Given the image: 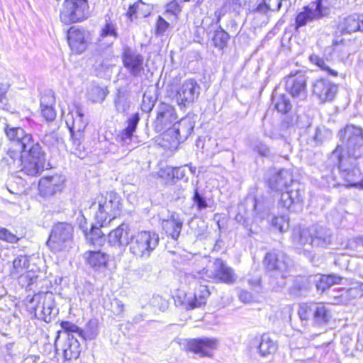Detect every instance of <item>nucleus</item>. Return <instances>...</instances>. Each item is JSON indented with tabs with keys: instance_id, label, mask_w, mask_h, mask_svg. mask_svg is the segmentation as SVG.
Returning a JSON list of instances; mask_svg holds the SVG:
<instances>
[{
	"instance_id": "f257e3e1",
	"label": "nucleus",
	"mask_w": 363,
	"mask_h": 363,
	"mask_svg": "<svg viewBox=\"0 0 363 363\" xmlns=\"http://www.w3.org/2000/svg\"><path fill=\"white\" fill-rule=\"evenodd\" d=\"M338 137L342 145L331 153L329 164L336 166L344 180L354 184L360 178L357 160L363 157V130L347 125L340 130Z\"/></svg>"
},
{
	"instance_id": "f03ea898",
	"label": "nucleus",
	"mask_w": 363,
	"mask_h": 363,
	"mask_svg": "<svg viewBox=\"0 0 363 363\" xmlns=\"http://www.w3.org/2000/svg\"><path fill=\"white\" fill-rule=\"evenodd\" d=\"M121 206V196L114 191H109L97 196L89 208L97 224L104 227L120 215Z\"/></svg>"
},
{
	"instance_id": "7ed1b4c3",
	"label": "nucleus",
	"mask_w": 363,
	"mask_h": 363,
	"mask_svg": "<svg viewBox=\"0 0 363 363\" xmlns=\"http://www.w3.org/2000/svg\"><path fill=\"white\" fill-rule=\"evenodd\" d=\"M294 244L298 247L306 245L315 247H326L332 241L330 230L318 225L308 228L294 229L292 235Z\"/></svg>"
},
{
	"instance_id": "20e7f679",
	"label": "nucleus",
	"mask_w": 363,
	"mask_h": 363,
	"mask_svg": "<svg viewBox=\"0 0 363 363\" xmlns=\"http://www.w3.org/2000/svg\"><path fill=\"white\" fill-rule=\"evenodd\" d=\"M159 235L151 231H140L131 235L129 252L137 258L148 259L159 244Z\"/></svg>"
},
{
	"instance_id": "39448f33",
	"label": "nucleus",
	"mask_w": 363,
	"mask_h": 363,
	"mask_svg": "<svg viewBox=\"0 0 363 363\" xmlns=\"http://www.w3.org/2000/svg\"><path fill=\"white\" fill-rule=\"evenodd\" d=\"M73 241V226L66 222H59L52 225L47 245L52 252H62L70 249Z\"/></svg>"
},
{
	"instance_id": "423d86ee",
	"label": "nucleus",
	"mask_w": 363,
	"mask_h": 363,
	"mask_svg": "<svg viewBox=\"0 0 363 363\" xmlns=\"http://www.w3.org/2000/svg\"><path fill=\"white\" fill-rule=\"evenodd\" d=\"M45 163V154L42 150L40 144L21 152V160L18 172L28 176H36L44 169Z\"/></svg>"
},
{
	"instance_id": "0eeeda50",
	"label": "nucleus",
	"mask_w": 363,
	"mask_h": 363,
	"mask_svg": "<svg viewBox=\"0 0 363 363\" xmlns=\"http://www.w3.org/2000/svg\"><path fill=\"white\" fill-rule=\"evenodd\" d=\"M263 263L268 272L282 278L279 287H284L286 285L284 279L289 276L288 273L292 267L291 259L284 252L274 250L267 253Z\"/></svg>"
},
{
	"instance_id": "6e6552de",
	"label": "nucleus",
	"mask_w": 363,
	"mask_h": 363,
	"mask_svg": "<svg viewBox=\"0 0 363 363\" xmlns=\"http://www.w3.org/2000/svg\"><path fill=\"white\" fill-rule=\"evenodd\" d=\"M88 9L86 0H65L60 11V20L65 24L81 21L86 17Z\"/></svg>"
},
{
	"instance_id": "1a4fd4ad",
	"label": "nucleus",
	"mask_w": 363,
	"mask_h": 363,
	"mask_svg": "<svg viewBox=\"0 0 363 363\" xmlns=\"http://www.w3.org/2000/svg\"><path fill=\"white\" fill-rule=\"evenodd\" d=\"M201 90V86L196 79L190 78L184 80L177 91V105L181 109L189 107L199 99Z\"/></svg>"
},
{
	"instance_id": "9d476101",
	"label": "nucleus",
	"mask_w": 363,
	"mask_h": 363,
	"mask_svg": "<svg viewBox=\"0 0 363 363\" xmlns=\"http://www.w3.org/2000/svg\"><path fill=\"white\" fill-rule=\"evenodd\" d=\"M303 197L304 190L301 184L294 182L281 193L279 204L289 211H298L302 209Z\"/></svg>"
},
{
	"instance_id": "9b49d317",
	"label": "nucleus",
	"mask_w": 363,
	"mask_h": 363,
	"mask_svg": "<svg viewBox=\"0 0 363 363\" xmlns=\"http://www.w3.org/2000/svg\"><path fill=\"white\" fill-rule=\"evenodd\" d=\"M4 130L8 139L13 142L21 152L39 144L38 141L33 139L31 134L26 133L22 128L5 124Z\"/></svg>"
},
{
	"instance_id": "f8f14e48",
	"label": "nucleus",
	"mask_w": 363,
	"mask_h": 363,
	"mask_svg": "<svg viewBox=\"0 0 363 363\" xmlns=\"http://www.w3.org/2000/svg\"><path fill=\"white\" fill-rule=\"evenodd\" d=\"M219 341L213 337L194 338L186 340V350L194 352L201 357H211L213 350H216Z\"/></svg>"
},
{
	"instance_id": "ddd939ff",
	"label": "nucleus",
	"mask_w": 363,
	"mask_h": 363,
	"mask_svg": "<svg viewBox=\"0 0 363 363\" xmlns=\"http://www.w3.org/2000/svg\"><path fill=\"white\" fill-rule=\"evenodd\" d=\"M35 300L38 301L35 307V313L38 315V318L44 320L45 323H50L55 315V313H54L55 303L52 293L45 292L35 295L33 301Z\"/></svg>"
},
{
	"instance_id": "4468645a",
	"label": "nucleus",
	"mask_w": 363,
	"mask_h": 363,
	"mask_svg": "<svg viewBox=\"0 0 363 363\" xmlns=\"http://www.w3.org/2000/svg\"><path fill=\"white\" fill-rule=\"evenodd\" d=\"M325 15L322 0H316L303 7V10L298 13L296 18V29L304 26L308 22L318 20Z\"/></svg>"
},
{
	"instance_id": "2eb2a0df",
	"label": "nucleus",
	"mask_w": 363,
	"mask_h": 363,
	"mask_svg": "<svg viewBox=\"0 0 363 363\" xmlns=\"http://www.w3.org/2000/svg\"><path fill=\"white\" fill-rule=\"evenodd\" d=\"M210 278L216 282L233 284L237 279V276L233 268L229 267L225 262L220 258L216 259L212 266Z\"/></svg>"
},
{
	"instance_id": "dca6fc26",
	"label": "nucleus",
	"mask_w": 363,
	"mask_h": 363,
	"mask_svg": "<svg viewBox=\"0 0 363 363\" xmlns=\"http://www.w3.org/2000/svg\"><path fill=\"white\" fill-rule=\"evenodd\" d=\"M286 89L293 97L304 99L306 97V75L301 72L291 73L286 78Z\"/></svg>"
},
{
	"instance_id": "f3484780",
	"label": "nucleus",
	"mask_w": 363,
	"mask_h": 363,
	"mask_svg": "<svg viewBox=\"0 0 363 363\" xmlns=\"http://www.w3.org/2000/svg\"><path fill=\"white\" fill-rule=\"evenodd\" d=\"M337 92V85L326 79H318L313 84V95L321 103L333 101Z\"/></svg>"
},
{
	"instance_id": "a211bd4d",
	"label": "nucleus",
	"mask_w": 363,
	"mask_h": 363,
	"mask_svg": "<svg viewBox=\"0 0 363 363\" xmlns=\"http://www.w3.org/2000/svg\"><path fill=\"white\" fill-rule=\"evenodd\" d=\"M122 60L124 67L133 77L139 76L144 69L143 57L129 48L124 49Z\"/></svg>"
},
{
	"instance_id": "6ab92c4d",
	"label": "nucleus",
	"mask_w": 363,
	"mask_h": 363,
	"mask_svg": "<svg viewBox=\"0 0 363 363\" xmlns=\"http://www.w3.org/2000/svg\"><path fill=\"white\" fill-rule=\"evenodd\" d=\"M89 33L83 28L71 27L67 32L69 45L72 52L82 54L88 47Z\"/></svg>"
},
{
	"instance_id": "aec40b11",
	"label": "nucleus",
	"mask_w": 363,
	"mask_h": 363,
	"mask_svg": "<svg viewBox=\"0 0 363 363\" xmlns=\"http://www.w3.org/2000/svg\"><path fill=\"white\" fill-rule=\"evenodd\" d=\"M177 116L172 107L168 105H162L157 113L155 121V128L157 132L167 131L172 128L171 125L176 123Z\"/></svg>"
},
{
	"instance_id": "412c9836",
	"label": "nucleus",
	"mask_w": 363,
	"mask_h": 363,
	"mask_svg": "<svg viewBox=\"0 0 363 363\" xmlns=\"http://www.w3.org/2000/svg\"><path fill=\"white\" fill-rule=\"evenodd\" d=\"M60 334V332H58ZM60 335L56 337L55 346L57 350L62 351L64 358L67 360L77 358L79 354V342L73 334H67L64 343L59 347Z\"/></svg>"
},
{
	"instance_id": "4be33fe9",
	"label": "nucleus",
	"mask_w": 363,
	"mask_h": 363,
	"mask_svg": "<svg viewBox=\"0 0 363 363\" xmlns=\"http://www.w3.org/2000/svg\"><path fill=\"white\" fill-rule=\"evenodd\" d=\"M210 296V291L206 285L201 284L199 280L195 281L194 298H186L182 305L186 309H194L205 305Z\"/></svg>"
},
{
	"instance_id": "5701e85b",
	"label": "nucleus",
	"mask_w": 363,
	"mask_h": 363,
	"mask_svg": "<svg viewBox=\"0 0 363 363\" xmlns=\"http://www.w3.org/2000/svg\"><path fill=\"white\" fill-rule=\"evenodd\" d=\"M194 123L189 118H183L168 130L169 135H174L178 143L184 142L193 132Z\"/></svg>"
},
{
	"instance_id": "b1692460",
	"label": "nucleus",
	"mask_w": 363,
	"mask_h": 363,
	"mask_svg": "<svg viewBox=\"0 0 363 363\" xmlns=\"http://www.w3.org/2000/svg\"><path fill=\"white\" fill-rule=\"evenodd\" d=\"M130 228L126 223H122L116 229L111 231L108 235V243L116 247H124L128 246Z\"/></svg>"
},
{
	"instance_id": "393cba45",
	"label": "nucleus",
	"mask_w": 363,
	"mask_h": 363,
	"mask_svg": "<svg viewBox=\"0 0 363 363\" xmlns=\"http://www.w3.org/2000/svg\"><path fill=\"white\" fill-rule=\"evenodd\" d=\"M118 38L117 25L109 18L105 19L104 24L101 26L99 43L100 45L106 47L111 46Z\"/></svg>"
},
{
	"instance_id": "a878e982",
	"label": "nucleus",
	"mask_w": 363,
	"mask_h": 363,
	"mask_svg": "<svg viewBox=\"0 0 363 363\" xmlns=\"http://www.w3.org/2000/svg\"><path fill=\"white\" fill-rule=\"evenodd\" d=\"M294 182L291 172L286 169H281L269 179V186L272 190L283 191L284 189H288Z\"/></svg>"
},
{
	"instance_id": "bb28decb",
	"label": "nucleus",
	"mask_w": 363,
	"mask_h": 363,
	"mask_svg": "<svg viewBox=\"0 0 363 363\" xmlns=\"http://www.w3.org/2000/svg\"><path fill=\"white\" fill-rule=\"evenodd\" d=\"M184 223V219L176 213L171 215L169 218L163 220L162 228L173 240H177L180 235Z\"/></svg>"
},
{
	"instance_id": "cd10ccee",
	"label": "nucleus",
	"mask_w": 363,
	"mask_h": 363,
	"mask_svg": "<svg viewBox=\"0 0 363 363\" xmlns=\"http://www.w3.org/2000/svg\"><path fill=\"white\" fill-rule=\"evenodd\" d=\"M72 125L69 126L68 122H67V125L69 127V132L71 134L72 140L73 145L75 146L76 150L79 149V138H75L74 134L77 132V135H79V137L82 135V133L87 125V122L84 118V114L79 109H77L75 113V116H72Z\"/></svg>"
},
{
	"instance_id": "c85d7f7f",
	"label": "nucleus",
	"mask_w": 363,
	"mask_h": 363,
	"mask_svg": "<svg viewBox=\"0 0 363 363\" xmlns=\"http://www.w3.org/2000/svg\"><path fill=\"white\" fill-rule=\"evenodd\" d=\"M63 179L60 176L54 175L42 178L39 182L40 191L45 196H52L60 191Z\"/></svg>"
},
{
	"instance_id": "c756f323",
	"label": "nucleus",
	"mask_w": 363,
	"mask_h": 363,
	"mask_svg": "<svg viewBox=\"0 0 363 363\" xmlns=\"http://www.w3.org/2000/svg\"><path fill=\"white\" fill-rule=\"evenodd\" d=\"M342 33L363 31V14L353 13L345 17L339 26Z\"/></svg>"
},
{
	"instance_id": "7c9ffc66",
	"label": "nucleus",
	"mask_w": 363,
	"mask_h": 363,
	"mask_svg": "<svg viewBox=\"0 0 363 363\" xmlns=\"http://www.w3.org/2000/svg\"><path fill=\"white\" fill-rule=\"evenodd\" d=\"M113 106L117 113L128 114L130 108V94L125 88H118L113 99Z\"/></svg>"
},
{
	"instance_id": "2f4dec72",
	"label": "nucleus",
	"mask_w": 363,
	"mask_h": 363,
	"mask_svg": "<svg viewBox=\"0 0 363 363\" xmlns=\"http://www.w3.org/2000/svg\"><path fill=\"white\" fill-rule=\"evenodd\" d=\"M84 258L91 267L99 270L106 267L109 256L101 250L87 251L84 254Z\"/></svg>"
},
{
	"instance_id": "473e14b6",
	"label": "nucleus",
	"mask_w": 363,
	"mask_h": 363,
	"mask_svg": "<svg viewBox=\"0 0 363 363\" xmlns=\"http://www.w3.org/2000/svg\"><path fill=\"white\" fill-rule=\"evenodd\" d=\"M140 116L138 113L132 115L128 120L127 127L116 137V141L122 145H129L132 140L133 133L135 131Z\"/></svg>"
},
{
	"instance_id": "72a5a7b5",
	"label": "nucleus",
	"mask_w": 363,
	"mask_h": 363,
	"mask_svg": "<svg viewBox=\"0 0 363 363\" xmlns=\"http://www.w3.org/2000/svg\"><path fill=\"white\" fill-rule=\"evenodd\" d=\"M21 160V150L10 148L1 160V166L3 168H7L9 172H18Z\"/></svg>"
},
{
	"instance_id": "f704fd0d",
	"label": "nucleus",
	"mask_w": 363,
	"mask_h": 363,
	"mask_svg": "<svg viewBox=\"0 0 363 363\" xmlns=\"http://www.w3.org/2000/svg\"><path fill=\"white\" fill-rule=\"evenodd\" d=\"M223 13L221 10H216L214 13L215 18L211 16H205L201 25L197 27L196 33H200L202 31L203 34L206 33L207 34L215 31V29L218 28L220 25V21Z\"/></svg>"
},
{
	"instance_id": "c9c22d12",
	"label": "nucleus",
	"mask_w": 363,
	"mask_h": 363,
	"mask_svg": "<svg viewBox=\"0 0 363 363\" xmlns=\"http://www.w3.org/2000/svg\"><path fill=\"white\" fill-rule=\"evenodd\" d=\"M29 264L28 257L21 255L13 261V267L11 269L10 274L13 278H22L27 273Z\"/></svg>"
},
{
	"instance_id": "e433bc0d",
	"label": "nucleus",
	"mask_w": 363,
	"mask_h": 363,
	"mask_svg": "<svg viewBox=\"0 0 363 363\" xmlns=\"http://www.w3.org/2000/svg\"><path fill=\"white\" fill-rule=\"evenodd\" d=\"M332 318L330 309L323 303H316L314 311L313 323L317 325H325Z\"/></svg>"
},
{
	"instance_id": "4c0bfd02",
	"label": "nucleus",
	"mask_w": 363,
	"mask_h": 363,
	"mask_svg": "<svg viewBox=\"0 0 363 363\" xmlns=\"http://www.w3.org/2000/svg\"><path fill=\"white\" fill-rule=\"evenodd\" d=\"M258 350L261 356L267 357L276 352L277 344L269 335L264 334L261 337Z\"/></svg>"
},
{
	"instance_id": "58836bf2",
	"label": "nucleus",
	"mask_w": 363,
	"mask_h": 363,
	"mask_svg": "<svg viewBox=\"0 0 363 363\" xmlns=\"http://www.w3.org/2000/svg\"><path fill=\"white\" fill-rule=\"evenodd\" d=\"M229 39L230 35L221 26H218L211 38V42L216 48L222 50L228 46Z\"/></svg>"
},
{
	"instance_id": "ea45409f",
	"label": "nucleus",
	"mask_w": 363,
	"mask_h": 363,
	"mask_svg": "<svg viewBox=\"0 0 363 363\" xmlns=\"http://www.w3.org/2000/svg\"><path fill=\"white\" fill-rule=\"evenodd\" d=\"M342 277L335 274L322 275L316 281V288L321 292L329 289L332 285L340 283Z\"/></svg>"
},
{
	"instance_id": "a19ab883",
	"label": "nucleus",
	"mask_w": 363,
	"mask_h": 363,
	"mask_svg": "<svg viewBox=\"0 0 363 363\" xmlns=\"http://www.w3.org/2000/svg\"><path fill=\"white\" fill-rule=\"evenodd\" d=\"M101 226L99 224L91 225L89 232L85 235L86 240H88L92 245H101L104 241V233L101 230Z\"/></svg>"
},
{
	"instance_id": "79ce46f5",
	"label": "nucleus",
	"mask_w": 363,
	"mask_h": 363,
	"mask_svg": "<svg viewBox=\"0 0 363 363\" xmlns=\"http://www.w3.org/2000/svg\"><path fill=\"white\" fill-rule=\"evenodd\" d=\"M108 94V91L106 88L92 86L88 91V97L92 102L101 104L105 100Z\"/></svg>"
},
{
	"instance_id": "37998d69",
	"label": "nucleus",
	"mask_w": 363,
	"mask_h": 363,
	"mask_svg": "<svg viewBox=\"0 0 363 363\" xmlns=\"http://www.w3.org/2000/svg\"><path fill=\"white\" fill-rule=\"evenodd\" d=\"M98 323L96 320H89L84 329H80V337L84 340H94L98 335Z\"/></svg>"
},
{
	"instance_id": "c03bdc74",
	"label": "nucleus",
	"mask_w": 363,
	"mask_h": 363,
	"mask_svg": "<svg viewBox=\"0 0 363 363\" xmlns=\"http://www.w3.org/2000/svg\"><path fill=\"white\" fill-rule=\"evenodd\" d=\"M280 9V0H262L257 5L256 11L261 13H267L269 11H278Z\"/></svg>"
},
{
	"instance_id": "a18cd8bd",
	"label": "nucleus",
	"mask_w": 363,
	"mask_h": 363,
	"mask_svg": "<svg viewBox=\"0 0 363 363\" xmlns=\"http://www.w3.org/2000/svg\"><path fill=\"white\" fill-rule=\"evenodd\" d=\"M315 303H302L299 305L298 315L301 320H313Z\"/></svg>"
},
{
	"instance_id": "49530a36",
	"label": "nucleus",
	"mask_w": 363,
	"mask_h": 363,
	"mask_svg": "<svg viewBox=\"0 0 363 363\" xmlns=\"http://www.w3.org/2000/svg\"><path fill=\"white\" fill-rule=\"evenodd\" d=\"M310 60L313 64L320 67L321 70L325 72L327 74L333 77H337L338 75V72L336 70L332 69L328 65V62H325L323 58L320 57L318 55L315 54L311 55L310 56Z\"/></svg>"
},
{
	"instance_id": "de8ad7c7",
	"label": "nucleus",
	"mask_w": 363,
	"mask_h": 363,
	"mask_svg": "<svg viewBox=\"0 0 363 363\" xmlns=\"http://www.w3.org/2000/svg\"><path fill=\"white\" fill-rule=\"evenodd\" d=\"M271 225L280 233L286 232L289 228V218L287 216H274Z\"/></svg>"
},
{
	"instance_id": "09e8293b",
	"label": "nucleus",
	"mask_w": 363,
	"mask_h": 363,
	"mask_svg": "<svg viewBox=\"0 0 363 363\" xmlns=\"http://www.w3.org/2000/svg\"><path fill=\"white\" fill-rule=\"evenodd\" d=\"M275 108L279 112L286 113L291 107L289 100L284 96L280 95L273 98Z\"/></svg>"
},
{
	"instance_id": "8fccbe9b",
	"label": "nucleus",
	"mask_w": 363,
	"mask_h": 363,
	"mask_svg": "<svg viewBox=\"0 0 363 363\" xmlns=\"http://www.w3.org/2000/svg\"><path fill=\"white\" fill-rule=\"evenodd\" d=\"M332 136V133L327 128H318L315 130V135L313 136V139L317 144H321L325 140L330 139Z\"/></svg>"
},
{
	"instance_id": "3c124183",
	"label": "nucleus",
	"mask_w": 363,
	"mask_h": 363,
	"mask_svg": "<svg viewBox=\"0 0 363 363\" xmlns=\"http://www.w3.org/2000/svg\"><path fill=\"white\" fill-rule=\"evenodd\" d=\"M192 200L198 211H201L208 206L206 198L199 192L198 189L194 190Z\"/></svg>"
},
{
	"instance_id": "603ef678",
	"label": "nucleus",
	"mask_w": 363,
	"mask_h": 363,
	"mask_svg": "<svg viewBox=\"0 0 363 363\" xmlns=\"http://www.w3.org/2000/svg\"><path fill=\"white\" fill-rule=\"evenodd\" d=\"M0 240L10 242V243H16L18 242L19 238L16 235L11 233L8 229L0 227Z\"/></svg>"
},
{
	"instance_id": "864d4df0",
	"label": "nucleus",
	"mask_w": 363,
	"mask_h": 363,
	"mask_svg": "<svg viewBox=\"0 0 363 363\" xmlns=\"http://www.w3.org/2000/svg\"><path fill=\"white\" fill-rule=\"evenodd\" d=\"M155 99L145 92L143 96L141 108L144 112H150L155 106Z\"/></svg>"
},
{
	"instance_id": "5fc2aeb1",
	"label": "nucleus",
	"mask_w": 363,
	"mask_h": 363,
	"mask_svg": "<svg viewBox=\"0 0 363 363\" xmlns=\"http://www.w3.org/2000/svg\"><path fill=\"white\" fill-rule=\"evenodd\" d=\"M111 311L116 316H121L124 312V305L118 298H113L111 302Z\"/></svg>"
},
{
	"instance_id": "6e6d98bb",
	"label": "nucleus",
	"mask_w": 363,
	"mask_h": 363,
	"mask_svg": "<svg viewBox=\"0 0 363 363\" xmlns=\"http://www.w3.org/2000/svg\"><path fill=\"white\" fill-rule=\"evenodd\" d=\"M61 328L65 330V333L72 334L73 333L78 334L80 337V328L75 324L69 321H62L60 323Z\"/></svg>"
},
{
	"instance_id": "4d7b16f0",
	"label": "nucleus",
	"mask_w": 363,
	"mask_h": 363,
	"mask_svg": "<svg viewBox=\"0 0 363 363\" xmlns=\"http://www.w3.org/2000/svg\"><path fill=\"white\" fill-rule=\"evenodd\" d=\"M41 113L47 121H52L56 118V112L52 106H40Z\"/></svg>"
},
{
	"instance_id": "13d9d810",
	"label": "nucleus",
	"mask_w": 363,
	"mask_h": 363,
	"mask_svg": "<svg viewBox=\"0 0 363 363\" xmlns=\"http://www.w3.org/2000/svg\"><path fill=\"white\" fill-rule=\"evenodd\" d=\"M157 175L160 178L165 179L167 180H171L172 183H175L174 176H173V169L171 167H166L161 168L157 172Z\"/></svg>"
},
{
	"instance_id": "bf43d9fd",
	"label": "nucleus",
	"mask_w": 363,
	"mask_h": 363,
	"mask_svg": "<svg viewBox=\"0 0 363 363\" xmlns=\"http://www.w3.org/2000/svg\"><path fill=\"white\" fill-rule=\"evenodd\" d=\"M9 86L6 84L0 83V109H5L8 104L6 93Z\"/></svg>"
},
{
	"instance_id": "052dcab7",
	"label": "nucleus",
	"mask_w": 363,
	"mask_h": 363,
	"mask_svg": "<svg viewBox=\"0 0 363 363\" xmlns=\"http://www.w3.org/2000/svg\"><path fill=\"white\" fill-rule=\"evenodd\" d=\"M235 220L239 223L243 225L245 228L248 230L249 236H252L253 234L256 233L254 230H252V228L250 226L247 220L241 213H238L236 215Z\"/></svg>"
},
{
	"instance_id": "680f3d73",
	"label": "nucleus",
	"mask_w": 363,
	"mask_h": 363,
	"mask_svg": "<svg viewBox=\"0 0 363 363\" xmlns=\"http://www.w3.org/2000/svg\"><path fill=\"white\" fill-rule=\"evenodd\" d=\"M254 149L262 156H268L269 155V147L262 142H257L254 145Z\"/></svg>"
},
{
	"instance_id": "e2e57ef3",
	"label": "nucleus",
	"mask_w": 363,
	"mask_h": 363,
	"mask_svg": "<svg viewBox=\"0 0 363 363\" xmlns=\"http://www.w3.org/2000/svg\"><path fill=\"white\" fill-rule=\"evenodd\" d=\"M169 23H167L163 18L159 17L157 22L156 32L157 35L163 34L169 28Z\"/></svg>"
},
{
	"instance_id": "0e129e2a",
	"label": "nucleus",
	"mask_w": 363,
	"mask_h": 363,
	"mask_svg": "<svg viewBox=\"0 0 363 363\" xmlns=\"http://www.w3.org/2000/svg\"><path fill=\"white\" fill-rule=\"evenodd\" d=\"M55 104V98L52 94L43 95L40 99V106H52Z\"/></svg>"
},
{
	"instance_id": "69168bd1",
	"label": "nucleus",
	"mask_w": 363,
	"mask_h": 363,
	"mask_svg": "<svg viewBox=\"0 0 363 363\" xmlns=\"http://www.w3.org/2000/svg\"><path fill=\"white\" fill-rule=\"evenodd\" d=\"M242 5V0H226L225 4V6H228L235 12H239L240 9Z\"/></svg>"
},
{
	"instance_id": "338daca9",
	"label": "nucleus",
	"mask_w": 363,
	"mask_h": 363,
	"mask_svg": "<svg viewBox=\"0 0 363 363\" xmlns=\"http://www.w3.org/2000/svg\"><path fill=\"white\" fill-rule=\"evenodd\" d=\"M143 4H142V3L136 2L134 4H133L132 6H130L127 12V15L128 16V17L130 19H132L133 17L136 18L137 13L139 12V11L140 9V6H143Z\"/></svg>"
},
{
	"instance_id": "774afa93",
	"label": "nucleus",
	"mask_w": 363,
	"mask_h": 363,
	"mask_svg": "<svg viewBox=\"0 0 363 363\" xmlns=\"http://www.w3.org/2000/svg\"><path fill=\"white\" fill-rule=\"evenodd\" d=\"M173 176H174V181L182 179L186 176L185 167H172Z\"/></svg>"
}]
</instances>
